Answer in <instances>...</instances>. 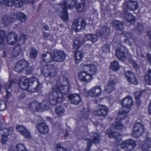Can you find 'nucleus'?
I'll return each instance as SVG.
<instances>
[{
    "instance_id": "nucleus-47",
    "label": "nucleus",
    "mask_w": 151,
    "mask_h": 151,
    "mask_svg": "<svg viewBox=\"0 0 151 151\" xmlns=\"http://www.w3.org/2000/svg\"><path fill=\"white\" fill-rule=\"evenodd\" d=\"M86 139L87 141L86 143L87 148L86 150V151H89L92 146V143H93V141L89 138H87Z\"/></svg>"
},
{
    "instance_id": "nucleus-3",
    "label": "nucleus",
    "mask_w": 151,
    "mask_h": 151,
    "mask_svg": "<svg viewBox=\"0 0 151 151\" xmlns=\"http://www.w3.org/2000/svg\"><path fill=\"white\" fill-rule=\"evenodd\" d=\"M83 68L84 70L88 71H81L79 73V79L83 82H89L92 78V75L95 74L97 72V68L95 65L90 64L84 65Z\"/></svg>"
},
{
    "instance_id": "nucleus-61",
    "label": "nucleus",
    "mask_w": 151,
    "mask_h": 151,
    "mask_svg": "<svg viewBox=\"0 0 151 151\" xmlns=\"http://www.w3.org/2000/svg\"><path fill=\"white\" fill-rule=\"evenodd\" d=\"M122 35H124L125 37L127 38H131L132 37V35H131L129 33L126 32H123L122 33Z\"/></svg>"
},
{
    "instance_id": "nucleus-2",
    "label": "nucleus",
    "mask_w": 151,
    "mask_h": 151,
    "mask_svg": "<svg viewBox=\"0 0 151 151\" xmlns=\"http://www.w3.org/2000/svg\"><path fill=\"white\" fill-rule=\"evenodd\" d=\"M122 107L119 109L118 114L119 116L116 119L115 122L112 124L113 128L115 129L120 130L122 129L124 125L122 123L121 121L125 119L128 116V113L131 110V107L134 104H121Z\"/></svg>"
},
{
    "instance_id": "nucleus-10",
    "label": "nucleus",
    "mask_w": 151,
    "mask_h": 151,
    "mask_svg": "<svg viewBox=\"0 0 151 151\" xmlns=\"http://www.w3.org/2000/svg\"><path fill=\"white\" fill-rule=\"evenodd\" d=\"M35 106V110L34 109L32 104H28V107L31 111L34 112L35 111L37 112H42L45 110H49L51 105H56L57 104H37Z\"/></svg>"
},
{
    "instance_id": "nucleus-12",
    "label": "nucleus",
    "mask_w": 151,
    "mask_h": 151,
    "mask_svg": "<svg viewBox=\"0 0 151 151\" xmlns=\"http://www.w3.org/2000/svg\"><path fill=\"white\" fill-rule=\"evenodd\" d=\"M36 80L35 77H30L28 79H25L22 82L19 83V87L24 90H29L30 86V83L33 85V81Z\"/></svg>"
},
{
    "instance_id": "nucleus-22",
    "label": "nucleus",
    "mask_w": 151,
    "mask_h": 151,
    "mask_svg": "<svg viewBox=\"0 0 151 151\" xmlns=\"http://www.w3.org/2000/svg\"><path fill=\"white\" fill-rule=\"evenodd\" d=\"M61 105L57 106H56L55 109V114L59 117H62L64 114L66 108L63 107H66L68 104H61Z\"/></svg>"
},
{
    "instance_id": "nucleus-46",
    "label": "nucleus",
    "mask_w": 151,
    "mask_h": 151,
    "mask_svg": "<svg viewBox=\"0 0 151 151\" xmlns=\"http://www.w3.org/2000/svg\"><path fill=\"white\" fill-rule=\"evenodd\" d=\"M21 134L24 136L26 138L30 139L31 138V133L27 128L23 131V132Z\"/></svg>"
},
{
    "instance_id": "nucleus-6",
    "label": "nucleus",
    "mask_w": 151,
    "mask_h": 151,
    "mask_svg": "<svg viewBox=\"0 0 151 151\" xmlns=\"http://www.w3.org/2000/svg\"><path fill=\"white\" fill-rule=\"evenodd\" d=\"M69 88V85H68L60 86V84L59 83L57 84H55L54 86H52V95L55 97H58V92L62 94L66 95L68 93Z\"/></svg>"
},
{
    "instance_id": "nucleus-39",
    "label": "nucleus",
    "mask_w": 151,
    "mask_h": 151,
    "mask_svg": "<svg viewBox=\"0 0 151 151\" xmlns=\"http://www.w3.org/2000/svg\"><path fill=\"white\" fill-rule=\"evenodd\" d=\"M110 67L113 70L117 71L119 68V65L118 61L114 60L111 63Z\"/></svg>"
},
{
    "instance_id": "nucleus-56",
    "label": "nucleus",
    "mask_w": 151,
    "mask_h": 151,
    "mask_svg": "<svg viewBox=\"0 0 151 151\" xmlns=\"http://www.w3.org/2000/svg\"><path fill=\"white\" fill-rule=\"evenodd\" d=\"M102 51L104 52H108L110 50V46L107 44H105L102 48Z\"/></svg>"
},
{
    "instance_id": "nucleus-49",
    "label": "nucleus",
    "mask_w": 151,
    "mask_h": 151,
    "mask_svg": "<svg viewBox=\"0 0 151 151\" xmlns=\"http://www.w3.org/2000/svg\"><path fill=\"white\" fill-rule=\"evenodd\" d=\"M18 13H19L22 15V16H18V18H19L18 20H20V22H24L27 19V17L26 15L23 13L20 12H18Z\"/></svg>"
},
{
    "instance_id": "nucleus-48",
    "label": "nucleus",
    "mask_w": 151,
    "mask_h": 151,
    "mask_svg": "<svg viewBox=\"0 0 151 151\" xmlns=\"http://www.w3.org/2000/svg\"><path fill=\"white\" fill-rule=\"evenodd\" d=\"M37 51L35 48H31L30 49V56L32 58H35L37 56Z\"/></svg>"
},
{
    "instance_id": "nucleus-24",
    "label": "nucleus",
    "mask_w": 151,
    "mask_h": 151,
    "mask_svg": "<svg viewBox=\"0 0 151 151\" xmlns=\"http://www.w3.org/2000/svg\"><path fill=\"white\" fill-rule=\"evenodd\" d=\"M98 105H102V106L99 110L95 111L94 112L99 116H104L106 115L108 112V108L103 104Z\"/></svg>"
},
{
    "instance_id": "nucleus-50",
    "label": "nucleus",
    "mask_w": 151,
    "mask_h": 151,
    "mask_svg": "<svg viewBox=\"0 0 151 151\" xmlns=\"http://www.w3.org/2000/svg\"><path fill=\"white\" fill-rule=\"evenodd\" d=\"M13 3L17 7H21L23 5L22 0H14Z\"/></svg>"
},
{
    "instance_id": "nucleus-38",
    "label": "nucleus",
    "mask_w": 151,
    "mask_h": 151,
    "mask_svg": "<svg viewBox=\"0 0 151 151\" xmlns=\"http://www.w3.org/2000/svg\"><path fill=\"white\" fill-rule=\"evenodd\" d=\"M125 19L128 22L131 23H133L135 20L134 17L131 14L127 13L125 15Z\"/></svg>"
},
{
    "instance_id": "nucleus-44",
    "label": "nucleus",
    "mask_w": 151,
    "mask_h": 151,
    "mask_svg": "<svg viewBox=\"0 0 151 151\" xmlns=\"http://www.w3.org/2000/svg\"><path fill=\"white\" fill-rule=\"evenodd\" d=\"M21 14L18 13V12H15L12 14L10 17L12 20V22H14L18 20L19 18H18V16H22V15Z\"/></svg>"
},
{
    "instance_id": "nucleus-11",
    "label": "nucleus",
    "mask_w": 151,
    "mask_h": 151,
    "mask_svg": "<svg viewBox=\"0 0 151 151\" xmlns=\"http://www.w3.org/2000/svg\"><path fill=\"white\" fill-rule=\"evenodd\" d=\"M14 81L12 80H10L9 82H8L7 85L6 87V95L4 97V100L0 101V104H2L3 103L6 104V103H7L9 98L10 96V92L11 91V89H10L11 86L14 84ZM1 88V85L0 84V89Z\"/></svg>"
},
{
    "instance_id": "nucleus-8",
    "label": "nucleus",
    "mask_w": 151,
    "mask_h": 151,
    "mask_svg": "<svg viewBox=\"0 0 151 151\" xmlns=\"http://www.w3.org/2000/svg\"><path fill=\"white\" fill-rule=\"evenodd\" d=\"M121 148L126 151H131L133 150L136 146V142L132 139L124 141L120 145Z\"/></svg>"
},
{
    "instance_id": "nucleus-58",
    "label": "nucleus",
    "mask_w": 151,
    "mask_h": 151,
    "mask_svg": "<svg viewBox=\"0 0 151 151\" xmlns=\"http://www.w3.org/2000/svg\"><path fill=\"white\" fill-rule=\"evenodd\" d=\"M26 69L25 73L27 74H31L33 71V69L31 66H27Z\"/></svg>"
},
{
    "instance_id": "nucleus-29",
    "label": "nucleus",
    "mask_w": 151,
    "mask_h": 151,
    "mask_svg": "<svg viewBox=\"0 0 151 151\" xmlns=\"http://www.w3.org/2000/svg\"><path fill=\"white\" fill-rule=\"evenodd\" d=\"M114 28L115 30H121L123 29V22L118 20H114L112 22Z\"/></svg>"
},
{
    "instance_id": "nucleus-43",
    "label": "nucleus",
    "mask_w": 151,
    "mask_h": 151,
    "mask_svg": "<svg viewBox=\"0 0 151 151\" xmlns=\"http://www.w3.org/2000/svg\"><path fill=\"white\" fill-rule=\"evenodd\" d=\"M27 38V37L26 35L24 34H21L19 37V38L18 40V43L20 45H22L24 44Z\"/></svg>"
},
{
    "instance_id": "nucleus-35",
    "label": "nucleus",
    "mask_w": 151,
    "mask_h": 151,
    "mask_svg": "<svg viewBox=\"0 0 151 151\" xmlns=\"http://www.w3.org/2000/svg\"><path fill=\"white\" fill-rule=\"evenodd\" d=\"M3 24L5 26H7L12 23L10 17L7 15H4L2 18Z\"/></svg>"
},
{
    "instance_id": "nucleus-23",
    "label": "nucleus",
    "mask_w": 151,
    "mask_h": 151,
    "mask_svg": "<svg viewBox=\"0 0 151 151\" xmlns=\"http://www.w3.org/2000/svg\"><path fill=\"white\" fill-rule=\"evenodd\" d=\"M42 60L46 63H50L54 61V55L50 52H47L42 55Z\"/></svg>"
},
{
    "instance_id": "nucleus-62",
    "label": "nucleus",
    "mask_w": 151,
    "mask_h": 151,
    "mask_svg": "<svg viewBox=\"0 0 151 151\" xmlns=\"http://www.w3.org/2000/svg\"><path fill=\"white\" fill-rule=\"evenodd\" d=\"M7 104H0V111H4L6 109Z\"/></svg>"
},
{
    "instance_id": "nucleus-4",
    "label": "nucleus",
    "mask_w": 151,
    "mask_h": 151,
    "mask_svg": "<svg viewBox=\"0 0 151 151\" xmlns=\"http://www.w3.org/2000/svg\"><path fill=\"white\" fill-rule=\"evenodd\" d=\"M98 39L97 36L93 34H88L86 35L84 38L81 36L76 37L74 42L73 47L77 50L79 47L82 45L87 40L91 42H96Z\"/></svg>"
},
{
    "instance_id": "nucleus-9",
    "label": "nucleus",
    "mask_w": 151,
    "mask_h": 151,
    "mask_svg": "<svg viewBox=\"0 0 151 151\" xmlns=\"http://www.w3.org/2000/svg\"><path fill=\"white\" fill-rule=\"evenodd\" d=\"M117 48L116 50V56L119 60L124 61L126 59L125 51L126 50V48L122 45H117Z\"/></svg>"
},
{
    "instance_id": "nucleus-41",
    "label": "nucleus",
    "mask_w": 151,
    "mask_h": 151,
    "mask_svg": "<svg viewBox=\"0 0 151 151\" xmlns=\"http://www.w3.org/2000/svg\"><path fill=\"white\" fill-rule=\"evenodd\" d=\"M17 151H28L24 145L22 144L18 143L15 146Z\"/></svg>"
},
{
    "instance_id": "nucleus-16",
    "label": "nucleus",
    "mask_w": 151,
    "mask_h": 151,
    "mask_svg": "<svg viewBox=\"0 0 151 151\" xmlns=\"http://www.w3.org/2000/svg\"><path fill=\"white\" fill-rule=\"evenodd\" d=\"M28 66V62L24 59L19 60L16 64L14 68V70L17 72H20Z\"/></svg>"
},
{
    "instance_id": "nucleus-53",
    "label": "nucleus",
    "mask_w": 151,
    "mask_h": 151,
    "mask_svg": "<svg viewBox=\"0 0 151 151\" xmlns=\"http://www.w3.org/2000/svg\"><path fill=\"white\" fill-rule=\"evenodd\" d=\"M125 74L127 77V80H128L129 79H130V78H131L134 76V74L130 71L126 72L125 73Z\"/></svg>"
},
{
    "instance_id": "nucleus-63",
    "label": "nucleus",
    "mask_w": 151,
    "mask_h": 151,
    "mask_svg": "<svg viewBox=\"0 0 151 151\" xmlns=\"http://www.w3.org/2000/svg\"><path fill=\"white\" fill-rule=\"evenodd\" d=\"M137 27V30L139 31V32L140 33H142L144 30L143 27L139 24H138Z\"/></svg>"
},
{
    "instance_id": "nucleus-37",
    "label": "nucleus",
    "mask_w": 151,
    "mask_h": 151,
    "mask_svg": "<svg viewBox=\"0 0 151 151\" xmlns=\"http://www.w3.org/2000/svg\"><path fill=\"white\" fill-rule=\"evenodd\" d=\"M146 83L148 85H151V69H149L147 73V74L145 76Z\"/></svg>"
},
{
    "instance_id": "nucleus-36",
    "label": "nucleus",
    "mask_w": 151,
    "mask_h": 151,
    "mask_svg": "<svg viewBox=\"0 0 151 151\" xmlns=\"http://www.w3.org/2000/svg\"><path fill=\"white\" fill-rule=\"evenodd\" d=\"M21 48L19 45L15 46L14 48L13 51L12 52L11 55L14 57H15L19 55L21 52Z\"/></svg>"
},
{
    "instance_id": "nucleus-54",
    "label": "nucleus",
    "mask_w": 151,
    "mask_h": 151,
    "mask_svg": "<svg viewBox=\"0 0 151 151\" xmlns=\"http://www.w3.org/2000/svg\"><path fill=\"white\" fill-rule=\"evenodd\" d=\"M26 128V127L23 125H19L16 126L17 131L19 132L20 134Z\"/></svg>"
},
{
    "instance_id": "nucleus-19",
    "label": "nucleus",
    "mask_w": 151,
    "mask_h": 151,
    "mask_svg": "<svg viewBox=\"0 0 151 151\" xmlns=\"http://www.w3.org/2000/svg\"><path fill=\"white\" fill-rule=\"evenodd\" d=\"M102 90L101 86H96L93 87L89 91V95L92 97H97L99 96L101 93Z\"/></svg>"
},
{
    "instance_id": "nucleus-34",
    "label": "nucleus",
    "mask_w": 151,
    "mask_h": 151,
    "mask_svg": "<svg viewBox=\"0 0 151 151\" xmlns=\"http://www.w3.org/2000/svg\"><path fill=\"white\" fill-rule=\"evenodd\" d=\"M83 55V53L82 51H76L75 55V62L76 64H77L80 62Z\"/></svg>"
},
{
    "instance_id": "nucleus-1",
    "label": "nucleus",
    "mask_w": 151,
    "mask_h": 151,
    "mask_svg": "<svg viewBox=\"0 0 151 151\" xmlns=\"http://www.w3.org/2000/svg\"><path fill=\"white\" fill-rule=\"evenodd\" d=\"M85 1V0H66L64 2L63 5L62 6V11H61L59 14L60 17L64 22H66L68 19V15L67 12V8L71 9L76 5L78 10L83 9Z\"/></svg>"
},
{
    "instance_id": "nucleus-59",
    "label": "nucleus",
    "mask_w": 151,
    "mask_h": 151,
    "mask_svg": "<svg viewBox=\"0 0 151 151\" xmlns=\"http://www.w3.org/2000/svg\"><path fill=\"white\" fill-rule=\"evenodd\" d=\"M0 38L4 40L6 38L5 32L4 30H0Z\"/></svg>"
},
{
    "instance_id": "nucleus-51",
    "label": "nucleus",
    "mask_w": 151,
    "mask_h": 151,
    "mask_svg": "<svg viewBox=\"0 0 151 151\" xmlns=\"http://www.w3.org/2000/svg\"><path fill=\"white\" fill-rule=\"evenodd\" d=\"M56 150L57 151H67V148L62 146L59 143L56 145Z\"/></svg>"
},
{
    "instance_id": "nucleus-5",
    "label": "nucleus",
    "mask_w": 151,
    "mask_h": 151,
    "mask_svg": "<svg viewBox=\"0 0 151 151\" xmlns=\"http://www.w3.org/2000/svg\"><path fill=\"white\" fill-rule=\"evenodd\" d=\"M145 131L144 125L140 122H137L134 125L131 134L133 138H139Z\"/></svg>"
},
{
    "instance_id": "nucleus-40",
    "label": "nucleus",
    "mask_w": 151,
    "mask_h": 151,
    "mask_svg": "<svg viewBox=\"0 0 151 151\" xmlns=\"http://www.w3.org/2000/svg\"><path fill=\"white\" fill-rule=\"evenodd\" d=\"M101 136L100 134L97 132L93 134V138L92 140L93 143L95 144H99L100 142Z\"/></svg>"
},
{
    "instance_id": "nucleus-18",
    "label": "nucleus",
    "mask_w": 151,
    "mask_h": 151,
    "mask_svg": "<svg viewBox=\"0 0 151 151\" xmlns=\"http://www.w3.org/2000/svg\"><path fill=\"white\" fill-rule=\"evenodd\" d=\"M106 133L109 137L114 138L116 142H119L122 139L121 136L120 134L114 131L111 129H107L106 130Z\"/></svg>"
},
{
    "instance_id": "nucleus-32",
    "label": "nucleus",
    "mask_w": 151,
    "mask_h": 151,
    "mask_svg": "<svg viewBox=\"0 0 151 151\" xmlns=\"http://www.w3.org/2000/svg\"><path fill=\"white\" fill-rule=\"evenodd\" d=\"M99 33L101 36L109 35L110 34V30L107 27L104 26L99 31Z\"/></svg>"
},
{
    "instance_id": "nucleus-57",
    "label": "nucleus",
    "mask_w": 151,
    "mask_h": 151,
    "mask_svg": "<svg viewBox=\"0 0 151 151\" xmlns=\"http://www.w3.org/2000/svg\"><path fill=\"white\" fill-rule=\"evenodd\" d=\"M114 40L115 42L119 44L122 45L121 38L119 36H115L114 38Z\"/></svg>"
},
{
    "instance_id": "nucleus-15",
    "label": "nucleus",
    "mask_w": 151,
    "mask_h": 151,
    "mask_svg": "<svg viewBox=\"0 0 151 151\" xmlns=\"http://www.w3.org/2000/svg\"><path fill=\"white\" fill-rule=\"evenodd\" d=\"M54 61L57 62L63 61L66 57V55L63 51L60 50H55L53 52Z\"/></svg>"
},
{
    "instance_id": "nucleus-27",
    "label": "nucleus",
    "mask_w": 151,
    "mask_h": 151,
    "mask_svg": "<svg viewBox=\"0 0 151 151\" xmlns=\"http://www.w3.org/2000/svg\"><path fill=\"white\" fill-rule=\"evenodd\" d=\"M151 148V138H147L146 139L144 143L141 147L142 151H149Z\"/></svg>"
},
{
    "instance_id": "nucleus-31",
    "label": "nucleus",
    "mask_w": 151,
    "mask_h": 151,
    "mask_svg": "<svg viewBox=\"0 0 151 151\" xmlns=\"http://www.w3.org/2000/svg\"><path fill=\"white\" fill-rule=\"evenodd\" d=\"M50 68H49V65H45L42 66L41 69L42 74L45 77H49Z\"/></svg>"
},
{
    "instance_id": "nucleus-17",
    "label": "nucleus",
    "mask_w": 151,
    "mask_h": 151,
    "mask_svg": "<svg viewBox=\"0 0 151 151\" xmlns=\"http://www.w3.org/2000/svg\"><path fill=\"white\" fill-rule=\"evenodd\" d=\"M13 132V129L12 127L6 128L4 130V132L2 134H0V135L2 137L1 142L3 144H6L7 137L12 134Z\"/></svg>"
},
{
    "instance_id": "nucleus-33",
    "label": "nucleus",
    "mask_w": 151,
    "mask_h": 151,
    "mask_svg": "<svg viewBox=\"0 0 151 151\" xmlns=\"http://www.w3.org/2000/svg\"><path fill=\"white\" fill-rule=\"evenodd\" d=\"M49 68H50L49 77L52 78L54 77L57 73V69L54 65H49Z\"/></svg>"
},
{
    "instance_id": "nucleus-21",
    "label": "nucleus",
    "mask_w": 151,
    "mask_h": 151,
    "mask_svg": "<svg viewBox=\"0 0 151 151\" xmlns=\"http://www.w3.org/2000/svg\"><path fill=\"white\" fill-rule=\"evenodd\" d=\"M90 112V111L89 108H83L82 110L80 111L79 114L81 116L80 118V120L82 121H87L89 117Z\"/></svg>"
},
{
    "instance_id": "nucleus-26",
    "label": "nucleus",
    "mask_w": 151,
    "mask_h": 151,
    "mask_svg": "<svg viewBox=\"0 0 151 151\" xmlns=\"http://www.w3.org/2000/svg\"><path fill=\"white\" fill-rule=\"evenodd\" d=\"M127 8L130 10L134 11L138 8V5L137 1L129 0L127 2Z\"/></svg>"
},
{
    "instance_id": "nucleus-42",
    "label": "nucleus",
    "mask_w": 151,
    "mask_h": 151,
    "mask_svg": "<svg viewBox=\"0 0 151 151\" xmlns=\"http://www.w3.org/2000/svg\"><path fill=\"white\" fill-rule=\"evenodd\" d=\"M133 103L132 98L129 96L124 98L121 101L122 104H132Z\"/></svg>"
},
{
    "instance_id": "nucleus-30",
    "label": "nucleus",
    "mask_w": 151,
    "mask_h": 151,
    "mask_svg": "<svg viewBox=\"0 0 151 151\" xmlns=\"http://www.w3.org/2000/svg\"><path fill=\"white\" fill-rule=\"evenodd\" d=\"M60 83V86L69 85L67 78L64 76H61L59 78L58 81H57L55 84Z\"/></svg>"
},
{
    "instance_id": "nucleus-14",
    "label": "nucleus",
    "mask_w": 151,
    "mask_h": 151,
    "mask_svg": "<svg viewBox=\"0 0 151 151\" xmlns=\"http://www.w3.org/2000/svg\"><path fill=\"white\" fill-rule=\"evenodd\" d=\"M36 129L38 132L42 134H45L49 132V128L45 123L42 122L38 124L36 126Z\"/></svg>"
},
{
    "instance_id": "nucleus-7",
    "label": "nucleus",
    "mask_w": 151,
    "mask_h": 151,
    "mask_svg": "<svg viewBox=\"0 0 151 151\" xmlns=\"http://www.w3.org/2000/svg\"><path fill=\"white\" fill-rule=\"evenodd\" d=\"M117 78L114 75L110 74L109 80L105 86L104 91L107 93H110L114 90Z\"/></svg>"
},
{
    "instance_id": "nucleus-52",
    "label": "nucleus",
    "mask_w": 151,
    "mask_h": 151,
    "mask_svg": "<svg viewBox=\"0 0 151 151\" xmlns=\"http://www.w3.org/2000/svg\"><path fill=\"white\" fill-rule=\"evenodd\" d=\"M5 5L6 6H11L13 4V0H2Z\"/></svg>"
},
{
    "instance_id": "nucleus-45",
    "label": "nucleus",
    "mask_w": 151,
    "mask_h": 151,
    "mask_svg": "<svg viewBox=\"0 0 151 151\" xmlns=\"http://www.w3.org/2000/svg\"><path fill=\"white\" fill-rule=\"evenodd\" d=\"M142 91H139L136 92L135 93V96L137 104H140L141 103L139 98L142 95Z\"/></svg>"
},
{
    "instance_id": "nucleus-55",
    "label": "nucleus",
    "mask_w": 151,
    "mask_h": 151,
    "mask_svg": "<svg viewBox=\"0 0 151 151\" xmlns=\"http://www.w3.org/2000/svg\"><path fill=\"white\" fill-rule=\"evenodd\" d=\"M127 81L135 85H137L138 83V82L136 78L135 75L133 77H132V78H130V79H129Z\"/></svg>"
},
{
    "instance_id": "nucleus-20",
    "label": "nucleus",
    "mask_w": 151,
    "mask_h": 151,
    "mask_svg": "<svg viewBox=\"0 0 151 151\" xmlns=\"http://www.w3.org/2000/svg\"><path fill=\"white\" fill-rule=\"evenodd\" d=\"M17 34L12 32L9 33L7 37L6 41L8 44L14 45L16 44L17 41Z\"/></svg>"
},
{
    "instance_id": "nucleus-13",
    "label": "nucleus",
    "mask_w": 151,
    "mask_h": 151,
    "mask_svg": "<svg viewBox=\"0 0 151 151\" xmlns=\"http://www.w3.org/2000/svg\"><path fill=\"white\" fill-rule=\"evenodd\" d=\"M86 25V21L82 18H78L73 21V25L76 29L77 31H80L82 29H85V26Z\"/></svg>"
},
{
    "instance_id": "nucleus-64",
    "label": "nucleus",
    "mask_w": 151,
    "mask_h": 151,
    "mask_svg": "<svg viewBox=\"0 0 151 151\" xmlns=\"http://www.w3.org/2000/svg\"><path fill=\"white\" fill-rule=\"evenodd\" d=\"M149 62L151 64V54L148 53L146 56Z\"/></svg>"
},
{
    "instance_id": "nucleus-25",
    "label": "nucleus",
    "mask_w": 151,
    "mask_h": 151,
    "mask_svg": "<svg viewBox=\"0 0 151 151\" xmlns=\"http://www.w3.org/2000/svg\"><path fill=\"white\" fill-rule=\"evenodd\" d=\"M68 99L73 104H78L81 102V99L78 94H73L69 95L68 96Z\"/></svg>"
},
{
    "instance_id": "nucleus-28",
    "label": "nucleus",
    "mask_w": 151,
    "mask_h": 151,
    "mask_svg": "<svg viewBox=\"0 0 151 151\" xmlns=\"http://www.w3.org/2000/svg\"><path fill=\"white\" fill-rule=\"evenodd\" d=\"M36 80L33 81V83H34L35 84H37L36 86L33 85L32 86L30 85L28 91L31 93L35 92L39 90L41 87L42 85L40 83L37 78H36Z\"/></svg>"
},
{
    "instance_id": "nucleus-60",
    "label": "nucleus",
    "mask_w": 151,
    "mask_h": 151,
    "mask_svg": "<svg viewBox=\"0 0 151 151\" xmlns=\"http://www.w3.org/2000/svg\"><path fill=\"white\" fill-rule=\"evenodd\" d=\"M52 96L54 97L53 98L56 99V103H60L62 102V99L61 97H58H58H55L54 96H52Z\"/></svg>"
}]
</instances>
